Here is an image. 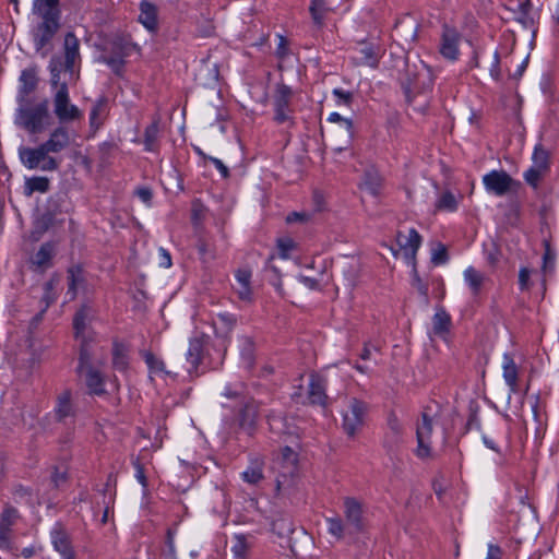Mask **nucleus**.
<instances>
[{
    "instance_id": "a211bd4d",
    "label": "nucleus",
    "mask_w": 559,
    "mask_h": 559,
    "mask_svg": "<svg viewBox=\"0 0 559 559\" xmlns=\"http://www.w3.org/2000/svg\"><path fill=\"white\" fill-rule=\"evenodd\" d=\"M326 381L317 373H311L309 379L308 400L312 405L326 406Z\"/></svg>"
},
{
    "instance_id": "a18cd8bd",
    "label": "nucleus",
    "mask_w": 559,
    "mask_h": 559,
    "mask_svg": "<svg viewBox=\"0 0 559 559\" xmlns=\"http://www.w3.org/2000/svg\"><path fill=\"white\" fill-rule=\"evenodd\" d=\"M310 13L316 24L321 25L324 20L325 3L323 0H311Z\"/></svg>"
},
{
    "instance_id": "393cba45",
    "label": "nucleus",
    "mask_w": 559,
    "mask_h": 559,
    "mask_svg": "<svg viewBox=\"0 0 559 559\" xmlns=\"http://www.w3.org/2000/svg\"><path fill=\"white\" fill-rule=\"evenodd\" d=\"M159 124L160 119L155 118L144 130L143 144L146 152H158L159 150Z\"/></svg>"
},
{
    "instance_id": "3c124183",
    "label": "nucleus",
    "mask_w": 559,
    "mask_h": 559,
    "mask_svg": "<svg viewBox=\"0 0 559 559\" xmlns=\"http://www.w3.org/2000/svg\"><path fill=\"white\" fill-rule=\"evenodd\" d=\"M531 275L532 271L528 267H521L519 271V286L520 290L526 292L531 288Z\"/></svg>"
},
{
    "instance_id": "6e6d98bb",
    "label": "nucleus",
    "mask_w": 559,
    "mask_h": 559,
    "mask_svg": "<svg viewBox=\"0 0 559 559\" xmlns=\"http://www.w3.org/2000/svg\"><path fill=\"white\" fill-rule=\"evenodd\" d=\"M328 120H329L330 122H342V123L344 124V127H345L346 131H347L349 134H352V132H353V122H352V120L346 119V118H343V117H342L340 114H337V112H332V114L329 116Z\"/></svg>"
},
{
    "instance_id": "412c9836",
    "label": "nucleus",
    "mask_w": 559,
    "mask_h": 559,
    "mask_svg": "<svg viewBox=\"0 0 559 559\" xmlns=\"http://www.w3.org/2000/svg\"><path fill=\"white\" fill-rule=\"evenodd\" d=\"M203 347H204V337L203 336H195L190 340L189 348H188V352L186 355V359L188 362V367H187L188 372L192 373L198 370V367L202 360Z\"/></svg>"
},
{
    "instance_id": "bf43d9fd",
    "label": "nucleus",
    "mask_w": 559,
    "mask_h": 559,
    "mask_svg": "<svg viewBox=\"0 0 559 559\" xmlns=\"http://www.w3.org/2000/svg\"><path fill=\"white\" fill-rule=\"evenodd\" d=\"M413 285L414 287L424 296L427 295L428 287L427 285L419 278L417 271L414 270V277H413Z\"/></svg>"
},
{
    "instance_id": "4be33fe9",
    "label": "nucleus",
    "mask_w": 559,
    "mask_h": 559,
    "mask_svg": "<svg viewBox=\"0 0 559 559\" xmlns=\"http://www.w3.org/2000/svg\"><path fill=\"white\" fill-rule=\"evenodd\" d=\"M55 255V247L50 242L41 245L39 250L34 254L31 260L32 266L35 271L45 272L52 265V258Z\"/></svg>"
},
{
    "instance_id": "49530a36",
    "label": "nucleus",
    "mask_w": 559,
    "mask_h": 559,
    "mask_svg": "<svg viewBox=\"0 0 559 559\" xmlns=\"http://www.w3.org/2000/svg\"><path fill=\"white\" fill-rule=\"evenodd\" d=\"M257 418V407L253 403H246L241 413L240 424L251 427Z\"/></svg>"
},
{
    "instance_id": "f704fd0d",
    "label": "nucleus",
    "mask_w": 559,
    "mask_h": 559,
    "mask_svg": "<svg viewBox=\"0 0 559 559\" xmlns=\"http://www.w3.org/2000/svg\"><path fill=\"white\" fill-rule=\"evenodd\" d=\"M20 82L22 94L28 95L29 93H32L36 88L38 83L36 68L24 69L21 73Z\"/></svg>"
},
{
    "instance_id": "9b49d317",
    "label": "nucleus",
    "mask_w": 559,
    "mask_h": 559,
    "mask_svg": "<svg viewBox=\"0 0 559 559\" xmlns=\"http://www.w3.org/2000/svg\"><path fill=\"white\" fill-rule=\"evenodd\" d=\"M344 514L348 535H356L364 531L361 504L354 498L347 497L344 500Z\"/></svg>"
},
{
    "instance_id": "4468645a",
    "label": "nucleus",
    "mask_w": 559,
    "mask_h": 559,
    "mask_svg": "<svg viewBox=\"0 0 559 559\" xmlns=\"http://www.w3.org/2000/svg\"><path fill=\"white\" fill-rule=\"evenodd\" d=\"M396 242L408 262L415 263L417 250L421 245V237L415 228H411L407 235L399 231Z\"/></svg>"
},
{
    "instance_id": "c756f323",
    "label": "nucleus",
    "mask_w": 559,
    "mask_h": 559,
    "mask_svg": "<svg viewBox=\"0 0 559 559\" xmlns=\"http://www.w3.org/2000/svg\"><path fill=\"white\" fill-rule=\"evenodd\" d=\"M141 356L143 357L151 376H169L171 373L170 371L166 370L164 360L155 356L150 350H142Z\"/></svg>"
},
{
    "instance_id": "680f3d73",
    "label": "nucleus",
    "mask_w": 559,
    "mask_h": 559,
    "mask_svg": "<svg viewBox=\"0 0 559 559\" xmlns=\"http://www.w3.org/2000/svg\"><path fill=\"white\" fill-rule=\"evenodd\" d=\"M499 63H500V58H499V53L496 51L495 55H493V62H492V66L490 68V75L495 79V80H499L500 79V68H499Z\"/></svg>"
},
{
    "instance_id": "aec40b11",
    "label": "nucleus",
    "mask_w": 559,
    "mask_h": 559,
    "mask_svg": "<svg viewBox=\"0 0 559 559\" xmlns=\"http://www.w3.org/2000/svg\"><path fill=\"white\" fill-rule=\"evenodd\" d=\"M84 370L86 371L85 382L90 390V393L96 394V395L104 394L105 393L104 379L98 371H96L95 369L92 368L91 359L88 360V362H85L83 365V367H81V360L79 359L78 371L81 373Z\"/></svg>"
},
{
    "instance_id": "7c9ffc66",
    "label": "nucleus",
    "mask_w": 559,
    "mask_h": 559,
    "mask_svg": "<svg viewBox=\"0 0 559 559\" xmlns=\"http://www.w3.org/2000/svg\"><path fill=\"white\" fill-rule=\"evenodd\" d=\"M112 365L119 371H126L129 366V347L120 342L112 346Z\"/></svg>"
},
{
    "instance_id": "69168bd1",
    "label": "nucleus",
    "mask_w": 559,
    "mask_h": 559,
    "mask_svg": "<svg viewBox=\"0 0 559 559\" xmlns=\"http://www.w3.org/2000/svg\"><path fill=\"white\" fill-rule=\"evenodd\" d=\"M159 255L162 258L160 265L164 267H170L171 266V257H170L169 252L166 249L160 248Z\"/></svg>"
},
{
    "instance_id": "5fc2aeb1",
    "label": "nucleus",
    "mask_w": 559,
    "mask_h": 559,
    "mask_svg": "<svg viewBox=\"0 0 559 559\" xmlns=\"http://www.w3.org/2000/svg\"><path fill=\"white\" fill-rule=\"evenodd\" d=\"M448 260L447 249L444 246L439 245L437 249L432 251L431 261L435 264H443Z\"/></svg>"
},
{
    "instance_id": "8fccbe9b",
    "label": "nucleus",
    "mask_w": 559,
    "mask_h": 559,
    "mask_svg": "<svg viewBox=\"0 0 559 559\" xmlns=\"http://www.w3.org/2000/svg\"><path fill=\"white\" fill-rule=\"evenodd\" d=\"M546 170L539 168V167H536V166H532L528 170L525 171L524 174V179L526 180V182L528 185H531L532 187L536 188L538 186V182L543 176V174L545 173Z\"/></svg>"
},
{
    "instance_id": "ea45409f",
    "label": "nucleus",
    "mask_w": 559,
    "mask_h": 559,
    "mask_svg": "<svg viewBox=\"0 0 559 559\" xmlns=\"http://www.w3.org/2000/svg\"><path fill=\"white\" fill-rule=\"evenodd\" d=\"M328 532L336 539H343L347 534L346 524L338 516L328 518Z\"/></svg>"
},
{
    "instance_id": "2f4dec72",
    "label": "nucleus",
    "mask_w": 559,
    "mask_h": 559,
    "mask_svg": "<svg viewBox=\"0 0 559 559\" xmlns=\"http://www.w3.org/2000/svg\"><path fill=\"white\" fill-rule=\"evenodd\" d=\"M464 280L474 296L478 295L486 280L485 275L475 267L469 266L464 271Z\"/></svg>"
},
{
    "instance_id": "1a4fd4ad",
    "label": "nucleus",
    "mask_w": 559,
    "mask_h": 559,
    "mask_svg": "<svg viewBox=\"0 0 559 559\" xmlns=\"http://www.w3.org/2000/svg\"><path fill=\"white\" fill-rule=\"evenodd\" d=\"M461 38V34L455 28L444 25L438 47L439 53L448 61L459 60Z\"/></svg>"
},
{
    "instance_id": "603ef678",
    "label": "nucleus",
    "mask_w": 559,
    "mask_h": 559,
    "mask_svg": "<svg viewBox=\"0 0 559 559\" xmlns=\"http://www.w3.org/2000/svg\"><path fill=\"white\" fill-rule=\"evenodd\" d=\"M333 95L336 97L337 106H349L353 99V94L350 92H346L341 88H334Z\"/></svg>"
},
{
    "instance_id": "0e129e2a",
    "label": "nucleus",
    "mask_w": 559,
    "mask_h": 559,
    "mask_svg": "<svg viewBox=\"0 0 559 559\" xmlns=\"http://www.w3.org/2000/svg\"><path fill=\"white\" fill-rule=\"evenodd\" d=\"M293 247H294V243L289 239H281L278 241V248L282 252L283 258L287 257L288 252L293 249Z\"/></svg>"
},
{
    "instance_id": "e433bc0d",
    "label": "nucleus",
    "mask_w": 559,
    "mask_h": 559,
    "mask_svg": "<svg viewBox=\"0 0 559 559\" xmlns=\"http://www.w3.org/2000/svg\"><path fill=\"white\" fill-rule=\"evenodd\" d=\"M233 543L231 552L235 559H247L248 551L251 548L248 537L243 534H237L234 536Z\"/></svg>"
},
{
    "instance_id": "a19ab883",
    "label": "nucleus",
    "mask_w": 559,
    "mask_h": 559,
    "mask_svg": "<svg viewBox=\"0 0 559 559\" xmlns=\"http://www.w3.org/2000/svg\"><path fill=\"white\" fill-rule=\"evenodd\" d=\"M176 526L167 530L165 546L162 550L163 559H177L176 547H175V534Z\"/></svg>"
},
{
    "instance_id": "f8f14e48",
    "label": "nucleus",
    "mask_w": 559,
    "mask_h": 559,
    "mask_svg": "<svg viewBox=\"0 0 559 559\" xmlns=\"http://www.w3.org/2000/svg\"><path fill=\"white\" fill-rule=\"evenodd\" d=\"M70 143L71 139L68 129L63 126H58L49 133L48 139L40 144L50 155L57 156L62 151L67 150Z\"/></svg>"
},
{
    "instance_id": "58836bf2",
    "label": "nucleus",
    "mask_w": 559,
    "mask_h": 559,
    "mask_svg": "<svg viewBox=\"0 0 559 559\" xmlns=\"http://www.w3.org/2000/svg\"><path fill=\"white\" fill-rule=\"evenodd\" d=\"M49 190V179L47 177H32L25 181L26 194L31 195L34 192L45 193Z\"/></svg>"
},
{
    "instance_id": "f3484780",
    "label": "nucleus",
    "mask_w": 559,
    "mask_h": 559,
    "mask_svg": "<svg viewBox=\"0 0 559 559\" xmlns=\"http://www.w3.org/2000/svg\"><path fill=\"white\" fill-rule=\"evenodd\" d=\"M281 464L283 467V471L281 472V475L283 478H286L287 476H294L297 471V454L294 450H292L289 447H285L281 451ZM286 479H281L280 477L276 478V489L277 491H281L282 488L285 486Z\"/></svg>"
},
{
    "instance_id": "dca6fc26",
    "label": "nucleus",
    "mask_w": 559,
    "mask_h": 559,
    "mask_svg": "<svg viewBox=\"0 0 559 559\" xmlns=\"http://www.w3.org/2000/svg\"><path fill=\"white\" fill-rule=\"evenodd\" d=\"M50 535L53 548L61 555V559H73V548L64 528L60 524H56Z\"/></svg>"
},
{
    "instance_id": "f257e3e1",
    "label": "nucleus",
    "mask_w": 559,
    "mask_h": 559,
    "mask_svg": "<svg viewBox=\"0 0 559 559\" xmlns=\"http://www.w3.org/2000/svg\"><path fill=\"white\" fill-rule=\"evenodd\" d=\"M80 41L73 33L64 36V61L53 57L50 60L49 69L51 73V84L58 86V91L53 97V111L60 122H69L79 120L83 117L82 111L70 102L67 82L60 83V73L63 70L69 73L70 80L75 73V66L80 62Z\"/></svg>"
},
{
    "instance_id": "79ce46f5",
    "label": "nucleus",
    "mask_w": 559,
    "mask_h": 559,
    "mask_svg": "<svg viewBox=\"0 0 559 559\" xmlns=\"http://www.w3.org/2000/svg\"><path fill=\"white\" fill-rule=\"evenodd\" d=\"M359 61L369 67H377L379 61V53L370 45H364L359 50Z\"/></svg>"
},
{
    "instance_id": "f03ea898",
    "label": "nucleus",
    "mask_w": 559,
    "mask_h": 559,
    "mask_svg": "<svg viewBox=\"0 0 559 559\" xmlns=\"http://www.w3.org/2000/svg\"><path fill=\"white\" fill-rule=\"evenodd\" d=\"M51 122L52 118L47 99H41L37 103H26L16 110L15 123L31 134L41 133Z\"/></svg>"
},
{
    "instance_id": "72a5a7b5",
    "label": "nucleus",
    "mask_w": 559,
    "mask_h": 559,
    "mask_svg": "<svg viewBox=\"0 0 559 559\" xmlns=\"http://www.w3.org/2000/svg\"><path fill=\"white\" fill-rule=\"evenodd\" d=\"M69 288L67 295H70V299H74L78 294L79 287L84 282L83 270L81 266L75 265L68 271Z\"/></svg>"
},
{
    "instance_id": "e2e57ef3",
    "label": "nucleus",
    "mask_w": 559,
    "mask_h": 559,
    "mask_svg": "<svg viewBox=\"0 0 559 559\" xmlns=\"http://www.w3.org/2000/svg\"><path fill=\"white\" fill-rule=\"evenodd\" d=\"M298 281L300 283H302L309 289H318V287H319V282L316 278H312L309 276L299 275Z\"/></svg>"
},
{
    "instance_id": "052dcab7",
    "label": "nucleus",
    "mask_w": 559,
    "mask_h": 559,
    "mask_svg": "<svg viewBox=\"0 0 559 559\" xmlns=\"http://www.w3.org/2000/svg\"><path fill=\"white\" fill-rule=\"evenodd\" d=\"M134 467H135V477L136 479L139 480V483L143 486V487H146L147 486V479H146V476L144 474V468L143 466L140 464L139 461H135L134 462Z\"/></svg>"
},
{
    "instance_id": "4c0bfd02",
    "label": "nucleus",
    "mask_w": 559,
    "mask_h": 559,
    "mask_svg": "<svg viewBox=\"0 0 559 559\" xmlns=\"http://www.w3.org/2000/svg\"><path fill=\"white\" fill-rule=\"evenodd\" d=\"M241 478L249 485H258L263 478L262 463L252 462L251 465L241 473Z\"/></svg>"
},
{
    "instance_id": "c85d7f7f",
    "label": "nucleus",
    "mask_w": 559,
    "mask_h": 559,
    "mask_svg": "<svg viewBox=\"0 0 559 559\" xmlns=\"http://www.w3.org/2000/svg\"><path fill=\"white\" fill-rule=\"evenodd\" d=\"M139 21L145 28L153 32L157 28V9L150 2L143 1L140 5Z\"/></svg>"
},
{
    "instance_id": "bb28decb",
    "label": "nucleus",
    "mask_w": 559,
    "mask_h": 559,
    "mask_svg": "<svg viewBox=\"0 0 559 559\" xmlns=\"http://www.w3.org/2000/svg\"><path fill=\"white\" fill-rule=\"evenodd\" d=\"M108 116L107 99L105 97L98 98L92 107L90 112V126L94 131H97L105 122Z\"/></svg>"
},
{
    "instance_id": "09e8293b",
    "label": "nucleus",
    "mask_w": 559,
    "mask_h": 559,
    "mask_svg": "<svg viewBox=\"0 0 559 559\" xmlns=\"http://www.w3.org/2000/svg\"><path fill=\"white\" fill-rule=\"evenodd\" d=\"M228 399H234L239 401L240 403H245V385L243 384H237V385H227L225 388V391L223 393Z\"/></svg>"
},
{
    "instance_id": "de8ad7c7",
    "label": "nucleus",
    "mask_w": 559,
    "mask_h": 559,
    "mask_svg": "<svg viewBox=\"0 0 559 559\" xmlns=\"http://www.w3.org/2000/svg\"><path fill=\"white\" fill-rule=\"evenodd\" d=\"M533 166L539 167L544 170L548 166V153L542 146H536L533 153Z\"/></svg>"
},
{
    "instance_id": "473e14b6",
    "label": "nucleus",
    "mask_w": 559,
    "mask_h": 559,
    "mask_svg": "<svg viewBox=\"0 0 559 559\" xmlns=\"http://www.w3.org/2000/svg\"><path fill=\"white\" fill-rule=\"evenodd\" d=\"M236 319L229 313H218L213 321L216 335L225 337L234 328Z\"/></svg>"
},
{
    "instance_id": "4d7b16f0",
    "label": "nucleus",
    "mask_w": 559,
    "mask_h": 559,
    "mask_svg": "<svg viewBox=\"0 0 559 559\" xmlns=\"http://www.w3.org/2000/svg\"><path fill=\"white\" fill-rule=\"evenodd\" d=\"M67 479V472L66 469H60L59 467H55L52 474H51V481L56 487L61 486Z\"/></svg>"
},
{
    "instance_id": "c9c22d12",
    "label": "nucleus",
    "mask_w": 559,
    "mask_h": 559,
    "mask_svg": "<svg viewBox=\"0 0 559 559\" xmlns=\"http://www.w3.org/2000/svg\"><path fill=\"white\" fill-rule=\"evenodd\" d=\"M129 56L128 51H121L119 55L104 53L99 60L106 63L117 74L121 75L124 67V58Z\"/></svg>"
},
{
    "instance_id": "7ed1b4c3",
    "label": "nucleus",
    "mask_w": 559,
    "mask_h": 559,
    "mask_svg": "<svg viewBox=\"0 0 559 559\" xmlns=\"http://www.w3.org/2000/svg\"><path fill=\"white\" fill-rule=\"evenodd\" d=\"M21 164L29 170H39L51 173L58 170L61 159L50 155L46 148L39 144L37 146H20L17 150Z\"/></svg>"
},
{
    "instance_id": "20e7f679",
    "label": "nucleus",
    "mask_w": 559,
    "mask_h": 559,
    "mask_svg": "<svg viewBox=\"0 0 559 559\" xmlns=\"http://www.w3.org/2000/svg\"><path fill=\"white\" fill-rule=\"evenodd\" d=\"M439 414L438 405H428L421 413V420L417 424L416 437L417 448L416 455L419 459H427L431 454V436L433 425L437 423Z\"/></svg>"
},
{
    "instance_id": "864d4df0",
    "label": "nucleus",
    "mask_w": 559,
    "mask_h": 559,
    "mask_svg": "<svg viewBox=\"0 0 559 559\" xmlns=\"http://www.w3.org/2000/svg\"><path fill=\"white\" fill-rule=\"evenodd\" d=\"M197 152L199 155H201L204 158H207L210 162H212L214 164V166L216 167V169L221 173L223 178L229 177V170H228L227 166H225V164L221 159H218L216 157H212V156H205L204 153L199 148L197 150Z\"/></svg>"
},
{
    "instance_id": "39448f33",
    "label": "nucleus",
    "mask_w": 559,
    "mask_h": 559,
    "mask_svg": "<svg viewBox=\"0 0 559 559\" xmlns=\"http://www.w3.org/2000/svg\"><path fill=\"white\" fill-rule=\"evenodd\" d=\"M368 414V405L356 399L347 401L342 412V428L348 438H355L364 428Z\"/></svg>"
},
{
    "instance_id": "b1692460",
    "label": "nucleus",
    "mask_w": 559,
    "mask_h": 559,
    "mask_svg": "<svg viewBox=\"0 0 559 559\" xmlns=\"http://www.w3.org/2000/svg\"><path fill=\"white\" fill-rule=\"evenodd\" d=\"M503 379L509 386L510 393L516 394L519 392L518 377L519 370L515 361L509 354L503 355Z\"/></svg>"
},
{
    "instance_id": "2eb2a0df",
    "label": "nucleus",
    "mask_w": 559,
    "mask_h": 559,
    "mask_svg": "<svg viewBox=\"0 0 559 559\" xmlns=\"http://www.w3.org/2000/svg\"><path fill=\"white\" fill-rule=\"evenodd\" d=\"M292 97V90L286 85H281L276 90L274 106H275V120L278 123H284L289 120L290 110L289 102Z\"/></svg>"
},
{
    "instance_id": "774afa93",
    "label": "nucleus",
    "mask_w": 559,
    "mask_h": 559,
    "mask_svg": "<svg viewBox=\"0 0 559 559\" xmlns=\"http://www.w3.org/2000/svg\"><path fill=\"white\" fill-rule=\"evenodd\" d=\"M136 194L144 203H150L152 200V192L147 188L139 189Z\"/></svg>"
},
{
    "instance_id": "a878e982",
    "label": "nucleus",
    "mask_w": 559,
    "mask_h": 559,
    "mask_svg": "<svg viewBox=\"0 0 559 559\" xmlns=\"http://www.w3.org/2000/svg\"><path fill=\"white\" fill-rule=\"evenodd\" d=\"M451 317L444 309H438L432 318V332L435 335L447 341L451 329Z\"/></svg>"
},
{
    "instance_id": "6e6552de",
    "label": "nucleus",
    "mask_w": 559,
    "mask_h": 559,
    "mask_svg": "<svg viewBox=\"0 0 559 559\" xmlns=\"http://www.w3.org/2000/svg\"><path fill=\"white\" fill-rule=\"evenodd\" d=\"M91 309L87 306H83L74 316L73 319V328L75 332V337L81 340V349H80V360L81 367L85 362H88L92 359V354L88 349V341L86 336V328L87 322L90 320Z\"/></svg>"
},
{
    "instance_id": "cd10ccee",
    "label": "nucleus",
    "mask_w": 559,
    "mask_h": 559,
    "mask_svg": "<svg viewBox=\"0 0 559 559\" xmlns=\"http://www.w3.org/2000/svg\"><path fill=\"white\" fill-rule=\"evenodd\" d=\"M55 413L58 420H64L66 418L74 415L72 395L69 390H64L58 395Z\"/></svg>"
},
{
    "instance_id": "ddd939ff",
    "label": "nucleus",
    "mask_w": 559,
    "mask_h": 559,
    "mask_svg": "<svg viewBox=\"0 0 559 559\" xmlns=\"http://www.w3.org/2000/svg\"><path fill=\"white\" fill-rule=\"evenodd\" d=\"M403 427L400 420L391 415L388 418V429L384 433L382 445L388 454H394L403 441Z\"/></svg>"
},
{
    "instance_id": "0eeeda50",
    "label": "nucleus",
    "mask_w": 559,
    "mask_h": 559,
    "mask_svg": "<svg viewBox=\"0 0 559 559\" xmlns=\"http://www.w3.org/2000/svg\"><path fill=\"white\" fill-rule=\"evenodd\" d=\"M20 512L16 508L5 504L0 513V550L17 555V547L14 544L13 526L20 520Z\"/></svg>"
},
{
    "instance_id": "9d476101",
    "label": "nucleus",
    "mask_w": 559,
    "mask_h": 559,
    "mask_svg": "<svg viewBox=\"0 0 559 559\" xmlns=\"http://www.w3.org/2000/svg\"><path fill=\"white\" fill-rule=\"evenodd\" d=\"M486 190L497 197H503L512 190L515 181L503 170H491L483 177Z\"/></svg>"
},
{
    "instance_id": "423d86ee",
    "label": "nucleus",
    "mask_w": 559,
    "mask_h": 559,
    "mask_svg": "<svg viewBox=\"0 0 559 559\" xmlns=\"http://www.w3.org/2000/svg\"><path fill=\"white\" fill-rule=\"evenodd\" d=\"M38 22L32 31V39L36 51L46 57L51 50V41L60 28V19H37Z\"/></svg>"
},
{
    "instance_id": "338daca9",
    "label": "nucleus",
    "mask_w": 559,
    "mask_h": 559,
    "mask_svg": "<svg viewBox=\"0 0 559 559\" xmlns=\"http://www.w3.org/2000/svg\"><path fill=\"white\" fill-rule=\"evenodd\" d=\"M501 554L502 551L499 546L489 545L486 559H500Z\"/></svg>"
},
{
    "instance_id": "13d9d810",
    "label": "nucleus",
    "mask_w": 559,
    "mask_h": 559,
    "mask_svg": "<svg viewBox=\"0 0 559 559\" xmlns=\"http://www.w3.org/2000/svg\"><path fill=\"white\" fill-rule=\"evenodd\" d=\"M311 218V215L307 212H293L287 217V223H295V222H309Z\"/></svg>"
},
{
    "instance_id": "6ab92c4d",
    "label": "nucleus",
    "mask_w": 559,
    "mask_h": 559,
    "mask_svg": "<svg viewBox=\"0 0 559 559\" xmlns=\"http://www.w3.org/2000/svg\"><path fill=\"white\" fill-rule=\"evenodd\" d=\"M251 276V271L248 269H239L235 274L234 290L242 301H252Z\"/></svg>"
},
{
    "instance_id": "5701e85b",
    "label": "nucleus",
    "mask_w": 559,
    "mask_h": 559,
    "mask_svg": "<svg viewBox=\"0 0 559 559\" xmlns=\"http://www.w3.org/2000/svg\"><path fill=\"white\" fill-rule=\"evenodd\" d=\"M60 0H34L33 15L36 19L56 17L60 19Z\"/></svg>"
},
{
    "instance_id": "c03bdc74",
    "label": "nucleus",
    "mask_w": 559,
    "mask_h": 559,
    "mask_svg": "<svg viewBox=\"0 0 559 559\" xmlns=\"http://www.w3.org/2000/svg\"><path fill=\"white\" fill-rule=\"evenodd\" d=\"M362 186L370 194L377 195L380 191L381 180L376 173H367Z\"/></svg>"
},
{
    "instance_id": "37998d69",
    "label": "nucleus",
    "mask_w": 559,
    "mask_h": 559,
    "mask_svg": "<svg viewBox=\"0 0 559 559\" xmlns=\"http://www.w3.org/2000/svg\"><path fill=\"white\" fill-rule=\"evenodd\" d=\"M436 207L440 211L454 212L457 209L456 198L451 192H444L439 198Z\"/></svg>"
}]
</instances>
